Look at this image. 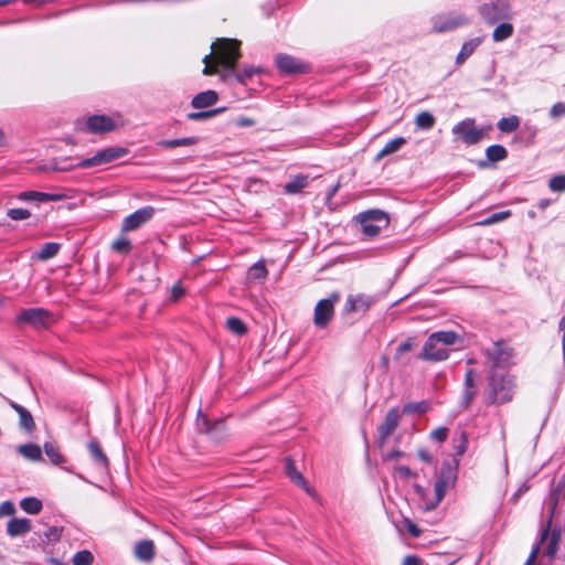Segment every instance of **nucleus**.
<instances>
[{"label":"nucleus","mask_w":565,"mask_h":565,"mask_svg":"<svg viewBox=\"0 0 565 565\" xmlns=\"http://www.w3.org/2000/svg\"><path fill=\"white\" fill-rule=\"evenodd\" d=\"M241 42L234 39H217L212 43V53L203 58L205 64L203 74L214 75L221 74V78L226 81L231 76L239 83H245L246 79L253 77L257 70L253 66H245L242 71L235 72V65L241 56L239 53Z\"/></svg>","instance_id":"obj_1"},{"label":"nucleus","mask_w":565,"mask_h":565,"mask_svg":"<svg viewBox=\"0 0 565 565\" xmlns=\"http://www.w3.org/2000/svg\"><path fill=\"white\" fill-rule=\"evenodd\" d=\"M461 341V337L454 331L433 332L423 345L419 359L431 362L447 360L449 356V345Z\"/></svg>","instance_id":"obj_2"},{"label":"nucleus","mask_w":565,"mask_h":565,"mask_svg":"<svg viewBox=\"0 0 565 565\" xmlns=\"http://www.w3.org/2000/svg\"><path fill=\"white\" fill-rule=\"evenodd\" d=\"M128 153V149L124 147H107L97 151L93 157L78 160L77 163L71 166H63L57 168L60 171H66L74 168L88 169L93 167L104 166L111 163Z\"/></svg>","instance_id":"obj_3"},{"label":"nucleus","mask_w":565,"mask_h":565,"mask_svg":"<svg viewBox=\"0 0 565 565\" xmlns=\"http://www.w3.org/2000/svg\"><path fill=\"white\" fill-rule=\"evenodd\" d=\"M513 395L512 380L503 373L493 371L489 380V399L493 404L511 401Z\"/></svg>","instance_id":"obj_4"},{"label":"nucleus","mask_w":565,"mask_h":565,"mask_svg":"<svg viewBox=\"0 0 565 565\" xmlns=\"http://www.w3.org/2000/svg\"><path fill=\"white\" fill-rule=\"evenodd\" d=\"M479 13L488 24L499 21H510L513 11L508 0H489L479 6Z\"/></svg>","instance_id":"obj_5"},{"label":"nucleus","mask_w":565,"mask_h":565,"mask_svg":"<svg viewBox=\"0 0 565 565\" xmlns=\"http://www.w3.org/2000/svg\"><path fill=\"white\" fill-rule=\"evenodd\" d=\"M117 127V122L106 115H92L75 121L76 130L86 134L103 135L114 131Z\"/></svg>","instance_id":"obj_6"},{"label":"nucleus","mask_w":565,"mask_h":565,"mask_svg":"<svg viewBox=\"0 0 565 565\" xmlns=\"http://www.w3.org/2000/svg\"><path fill=\"white\" fill-rule=\"evenodd\" d=\"M458 460H455L454 465L445 462L441 467L440 476L435 483V502L431 503L427 509H434L444 499L447 491L454 487L457 480V467Z\"/></svg>","instance_id":"obj_7"},{"label":"nucleus","mask_w":565,"mask_h":565,"mask_svg":"<svg viewBox=\"0 0 565 565\" xmlns=\"http://www.w3.org/2000/svg\"><path fill=\"white\" fill-rule=\"evenodd\" d=\"M362 232L367 237L376 236L383 226H386L388 220L381 210H370L358 215Z\"/></svg>","instance_id":"obj_8"},{"label":"nucleus","mask_w":565,"mask_h":565,"mask_svg":"<svg viewBox=\"0 0 565 565\" xmlns=\"http://www.w3.org/2000/svg\"><path fill=\"white\" fill-rule=\"evenodd\" d=\"M469 22L470 19L461 12L443 13L431 18L433 31L436 33L454 31Z\"/></svg>","instance_id":"obj_9"},{"label":"nucleus","mask_w":565,"mask_h":565,"mask_svg":"<svg viewBox=\"0 0 565 565\" xmlns=\"http://www.w3.org/2000/svg\"><path fill=\"white\" fill-rule=\"evenodd\" d=\"M451 131L466 145H476L484 136V131L476 127V121L472 118L459 121L452 127Z\"/></svg>","instance_id":"obj_10"},{"label":"nucleus","mask_w":565,"mask_h":565,"mask_svg":"<svg viewBox=\"0 0 565 565\" xmlns=\"http://www.w3.org/2000/svg\"><path fill=\"white\" fill-rule=\"evenodd\" d=\"M338 294H332L317 302L313 313V322L318 328H324L334 315V305L339 300Z\"/></svg>","instance_id":"obj_11"},{"label":"nucleus","mask_w":565,"mask_h":565,"mask_svg":"<svg viewBox=\"0 0 565 565\" xmlns=\"http://www.w3.org/2000/svg\"><path fill=\"white\" fill-rule=\"evenodd\" d=\"M52 320V313L43 308L23 309L17 317V322L32 327H46Z\"/></svg>","instance_id":"obj_12"},{"label":"nucleus","mask_w":565,"mask_h":565,"mask_svg":"<svg viewBox=\"0 0 565 565\" xmlns=\"http://www.w3.org/2000/svg\"><path fill=\"white\" fill-rule=\"evenodd\" d=\"M486 355L493 369L508 366L512 356L511 350L502 341L494 342L490 348H488L486 350Z\"/></svg>","instance_id":"obj_13"},{"label":"nucleus","mask_w":565,"mask_h":565,"mask_svg":"<svg viewBox=\"0 0 565 565\" xmlns=\"http://www.w3.org/2000/svg\"><path fill=\"white\" fill-rule=\"evenodd\" d=\"M153 215H154V209L152 206L141 207V209L137 210L136 212H134L132 214L125 217V220L122 222L121 230H122V232H129V231L137 230L142 224L150 221Z\"/></svg>","instance_id":"obj_14"},{"label":"nucleus","mask_w":565,"mask_h":565,"mask_svg":"<svg viewBox=\"0 0 565 565\" xmlns=\"http://www.w3.org/2000/svg\"><path fill=\"white\" fill-rule=\"evenodd\" d=\"M398 422L399 411L397 407H393L386 413L383 424L377 428L380 446H383L388 437L394 433Z\"/></svg>","instance_id":"obj_15"},{"label":"nucleus","mask_w":565,"mask_h":565,"mask_svg":"<svg viewBox=\"0 0 565 565\" xmlns=\"http://www.w3.org/2000/svg\"><path fill=\"white\" fill-rule=\"evenodd\" d=\"M477 379H478V375L472 369H470L466 372L465 383H463V392H462V402H461V405L465 408L470 406V404L473 402V399L477 395V392H478Z\"/></svg>","instance_id":"obj_16"},{"label":"nucleus","mask_w":565,"mask_h":565,"mask_svg":"<svg viewBox=\"0 0 565 565\" xmlns=\"http://www.w3.org/2000/svg\"><path fill=\"white\" fill-rule=\"evenodd\" d=\"M17 199L24 202H36V203H45V202H57L65 199V195L62 193H46L40 191H23L17 195Z\"/></svg>","instance_id":"obj_17"},{"label":"nucleus","mask_w":565,"mask_h":565,"mask_svg":"<svg viewBox=\"0 0 565 565\" xmlns=\"http://www.w3.org/2000/svg\"><path fill=\"white\" fill-rule=\"evenodd\" d=\"M374 303V298L367 295L349 296L345 303L347 312H365Z\"/></svg>","instance_id":"obj_18"},{"label":"nucleus","mask_w":565,"mask_h":565,"mask_svg":"<svg viewBox=\"0 0 565 565\" xmlns=\"http://www.w3.org/2000/svg\"><path fill=\"white\" fill-rule=\"evenodd\" d=\"M9 405L18 413L19 415V426L21 429L25 430L28 434H32L35 429V423L31 413L20 404L9 401Z\"/></svg>","instance_id":"obj_19"},{"label":"nucleus","mask_w":565,"mask_h":565,"mask_svg":"<svg viewBox=\"0 0 565 565\" xmlns=\"http://www.w3.org/2000/svg\"><path fill=\"white\" fill-rule=\"evenodd\" d=\"M31 531V521L26 518H13L7 523V533L10 537L25 535Z\"/></svg>","instance_id":"obj_20"},{"label":"nucleus","mask_w":565,"mask_h":565,"mask_svg":"<svg viewBox=\"0 0 565 565\" xmlns=\"http://www.w3.org/2000/svg\"><path fill=\"white\" fill-rule=\"evenodd\" d=\"M276 64L279 71L285 74L300 73L303 70V65L297 58L285 54L276 57Z\"/></svg>","instance_id":"obj_21"},{"label":"nucleus","mask_w":565,"mask_h":565,"mask_svg":"<svg viewBox=\"0 0 565 565\" xmlns=\"http://www.w3.org/2000/svg\"><path fill=\"white\" fill-rule=\"evenodd\" d=\"M218 99V96L216 92L214 90H205L202 93H199L192 98L191 105L194 108H205L213 106Z\"/></svg>","instance_id":"obj_22"},{"label":"nucleus","mask_w":565,"mask_h":565,"mask_svg":"<svg viewBox=\"0 0 565 565\" xmlns=\"http://www.w3.org/2000/svg\"><path fill=\"white\" fill-rule=\"evenodd\" d=\"M308 184L309 177L305 174H298L291 178V180L284 185V191L287 194H297L307 188Z\"/></svg>","instance_id":"obj_23"},{"label":"nucleus","mask_w":565,"mask_h":565,"mask_svg":"<svg viewBox=\"0 0 565 565\" xmlns=\"http://www.w3.org/2000/svg\"><path fill=\"white\" fill-rule=\"evenodd\" d=\"M481 38L470 39L465 42L456 57V64L461 65L467 58L475 52V50L481 44Z\"/></svg>","instance_id":"obj_24"},{"label":"nucleus","mask_w":565,"mask_h":565,"mask_svg":"<svg viewBox=\"0 0 565 565\" xmlns=\"http://www.w3.org/2000/svg\"><path fill=\"white\" fill-rule=\"evenodd\" d=\"M154 545L150 540L138 542L135 547V555L137 558L148 562L153 558Z\"/></svg>","instance_id":"obj_25"},{"label":"nucleus","mask_w":565,"mask_h":565,"mask_svg":"<svg viewBox=\"0 0 565 565\" xmlns=\"http://www.w3.org/2000/svg\"><path fill=\"white\" fill-rule=\"evenodd\" d=\"M18 452L28 460L41 461L42 450L41 447L35 444H24L18 447Z\"/></svg>","instance_id":"obj_26"},{"label":"nucleus","mask_w":565,"mask_h":565,"mask_svg":"<svg viewBox=\"0 0 565 565\" xmlns=\"http://www.w3.org/2000/svg\"><path fill=\"white\" fill-rule=\"evenodd\" d=\"M406 143V139L404 137H396L390 140L383 149L376 154L375 160L380 161L382 158L397 152Z\"/></svg>","instance_id":"obj_27"},{"label":"nucleus","mask_w":565,"mask_h":565,"mask_svg":"<svg viewBox=\"0 0 565 565\" xmlns=\"http://www.w3.org/2000/svg\"><path fill=\"white\" fill-rule=\"evenodd\" d=\"M514 32L513 25L508 21H502L498 24L492 32V39L494 42H502L512 36Z\"/></svg>","instance_id":"obj_28"},{"label":"nucleus","mask_w":565,"mask_h":565,"mask_svg":"<svg viewBox=\"0 0 565 565\" xmlns=\"http://www.w3.org/2000/svg\"><path fill=\"white\" fill-rule=\"evenodd\" d=\"M267 269L263 260L252 265L247 271V279L252 282L263 281L267 277Z\"/></svg>","instance_id":"obj_29"},{"label":"nucleus","mask_w":565,"mask_h":565,"mask_svg":"<svg viewBox=\"0 0 565 565\" xmlns=\"http://www.w3.org/2000/svg\"><path fill=\"white\" fill-rule=\"evenodd\" d=\"M88 451L96 463L100 465L102 467L108 466V458L103 452L99 444L96 440L89 441Z\"/></svg>","instance_id":"obj_30"},{"label":"nucleus","mask_w":565,"mask_h":565,"mask_svg":"<svg viewBox=\"0 0 565 565\" xmlns=\"http://www.w3.org/2000/svg\"><path fill=\"white\" fill-rule=\"evenodd\" d=\"M20 507L24 512L29 514H38L41 512L43 504L41 500L34 497H29L20 501Z\"/></svg>","instance_id":"obj_31"},{"label":"nucleus","mask_w":565,"mask_h":565,"mask_svg":"<svg viewBox=\"0 0 565 565\" xmlns=\"http://www.w3.org/2000/svg\"><path fill=\"white\" fill-rule=\"evenodd\" d=\"M198 142V138L195 137H185L179 139H170V140H161L158 145L162 148H177V147H188Z\"/></svg>","instance_id":"obj_32"},{"label":"nucleus","mask_w":565,"mask_h":565,"mask_svg":"<svg viewBox=\"0 0 565 565\" xmlns=\"http://www.w3.org/2000/svg\"><path fill=\"white\" fill-rule=\"evenodd\" d=\"M44 451L53 465H61L65 461L60 448L54 443H45Z\"/></svg>","instance_id":"obj_33"},{"label":"nucleus","mask_w":565,"mask_h":565,"mask_svg":"<svg viewBox=\"0 0 565 565\" xmlns=\"http://www.w3.org/2000/svg\"><path fill=\"white\" fill-rule=\"evenodd\" d=\"M519 126H520V119L518 116H514V115H512L510 117L501 118L498 121V128L502 132H513L519 128Z\"/></svg>","instance_id":"obj_34"},{"label":"nucleus","mask_w":565,"mask_h":565,"mask_svg":"<svg viewBox=\"0 0 565 565\" xmlns=\"http://www.w3.org/2000/svg\"><path fill=\"white\" fill-rule=\"evenodd\" d=\"M58 250H60V244L54 243V242H50V243H45L41 247V249L36 253V256L41 260H47V259L53 258L54 256H56Z\"/></svg>","instance_id":"obj_35"},{"label":"nucleus","mask_w":565,"mask_h":565,"mask_svg":"<svg viewBox=\"0 0 565 565\" xmlns=\"http://www.w3.org/2000/svg\"><path fill=\"white\" fill-rule=\"evenodd\" d=\"M486 154L490 161L497 162L505 159L508 156V151L501 145H492L487 148Z\"/></svg>","instance_id":"obj_36"},{"label":"nucleus","mask_w":565,"mask_h":565,"mask_svg":"<svg viewBox=\"0 0 565 565\" xmlns=\"http://www.w3.org/2000/svg\"><path fill=\"white\" fill-rule=\"evenodd\" d=\"M454 448L456 450V456H462L468 447V436L466 431H459L455 435L454 439Z\"/></svg>","instance_id":"obj_37"},{"label":"nucleus","mask_w":565,"mask_h":565,"mask_svg":"<svg viewBox=\"0 0 565 565\" xmlns=\"http://www.w3.org/2000/svg\"><path fill=\"white\" fill-rule=\"evenodd\" d=\"M415 124L419 129H430L435 124V117L428 111L419 113L415 118Z\"/></svg>","instance_id":"obj_38"},{"label":"nucleus","mask_w":565,"mask_h":565,"mask_svg":"<svg viewBox=\"0 0 565 565\" xmlns=\"http://www.w3.org/2000/svg\"><path fill=\"white\" fill-rule=\"evenodd\" d=\"M285 471L288 478L296 484L303 483V476L296 469V466L291 459H287L285 465Z\"/></svg>","instance_id":"obj_39"},{"label":"nucleus","mask_w":565,"mask_h":565,"mask_svg":"<svg viewBox=\"0 0 565 565\" xmlns=\"http://www.w3.org/2000/svg\"><path fill=\"white\" fill-rule=\"evenodd\" d=\"M93 561L94 556L87 550L79 551L73 556V565H92Z\"/></svg>","instance_id":"obj_40"},{"label":"nucleus","mask_w":565,"mask_h":565,"mask_svg":"<svg viewBox=\"0 0 565 565\" xmlns=\"http://www.w3.org/2000/svg\"><path fill=\"white\" fill-rule=\"evenodd\" d=\"M226 326L233 333L238 335H242L247 331L243 321L235 317L228 318L226 321Z\"/></svg>","instance_id":"obj_41"},{"label":"nucleus","mask_w":565,"mask_h":565,"mask_svg":"<svg viewBox=\"0 0 565 565\" xmlns=\"http://www.w3.org/2000/svg\"><path fill=\"white\" fill-rule=\"evenodd\" d=\"M7 215L13 221H24L31 216V212L26 209L15 207L9 209Z\"/></svg>","instance_id":"obj_42"},{"label":"nucleus","mask_w":565,"mask_h":565,"mask_svg":"<svg viewBox=\"0 0 565 565\" xmlns=\"http://www.w3.org/2000/svg\"><path fill=\"white\" fill-rule=\"evenodd\" d=\"M222 111V109H211V110H204V111H198V113H189L186 115L188 119L190 120H204V119H209L213 116H215L216 114H220Z\"/></svg>","instance_id":"obj_43"},{"label":"nucleus","mask_w":565,"mask_h":565,"mask_svg":"<svg viewBox=\"0 0 565 565\" xmlns=\"http://www.w3.org/2000/svg\"><path fill=\"white\" fill-rule=\"evenodd\" d=\"M548 186L553 192H565V175L558 174L553 177L548 182Z\"/></svg>","instance_id":"obj_44"},{"label":"nucleus","mask_w":565,"mask_h":565,"mask_svg":"<svg viewBox=\"0 0 565 565\" xmlns=\"http://www.w3.org/2000/svg\"><path fill=\"white\" fill-rule=\"evenodd\" d=\"M113 249L120 254H127L131 249V243L126 237H120L113 243Z\"/></svg>","instance_id":"obj_45"},{"label":"nucleus","mask_w":565,"mask_h":565,"mask_svg":"<svg viewBox=\"0 0 565 565\" xmlns=\"http://www.w3.org/2000/svg\"><path fill=\"white\" fill-rule=\"evenodd\" d=\"M510 215H511L510 211H502V212L493 213L489 217L483 220L481 222V224H483V225L494 224V223H498V222H501V221L508 218Z\"/></svg>","instance_id":"obj_46"},{"label":"nucleus","mask_w":565,"mask_h":565,"mask_svg":"<svg viewBox=\"0 0 565 565\" xmlns=\"http://www.w3.org/2000/svg\"><path fill=\"white\" fill-rule=\"evenodd\" d=\"M448 433H449L448 428L438 427L430 433V438L438 443H444L448 437Z\"/></svg>","instance_id":"obj_47"},{"label":"nucleus","mask_w":565,"mask_h":565,"mask_svg":"<svg viewBox=\"0 0 565 565\" xmlns=\"http://www.w3.org/2000/svg\"><path fill=\"white\" fill-rule=\"evenodd\" d=\"M404 411L407 413H425L427 411V404L425 402L408 403Z\"/></svg>","instance_id":"obj_48"},{"label":"nucleus","mask_w":565,"mask_h":565,"mask_svg":"<svg viewBox=\"0 0 565 565\" xmlns=\"http://www.w3.org/2000/svg\"><path fill=\"white\" fill-rule=\"evenodd\" d=\"M413 345L414 342L411 339L402 342L396 349L395 359H401L403 354L412 350Z\"/></svg>","instance_id":"obj_49"},{"label":"nucleus","mask_w":565,"mask_h":565,"mask_svg":"<svg viewBox=\"0 0 565 565\" xmlns=\"http://www.w3.org/2000/svg\"><path fill=\"white\" fill-rule=\"evenodd\" d=\"M196 428L201 433H210L212 427L209 423V419L204 416L199 414V417L196 419Z\"/></svg>","instance_id":"obj_50"},{"label":"nucleus","mask_w":565,"mask_h":565,"mask_svg":"<svg viewBox=\"0 0 565 565\" xmlns=\"http://www.w3.org/2000/svg\"><path fill=\"white\" fill-rule=\"evenodd\" d=\"M15 513V507L11 501H4L0 505V516H9Z\"/></svg>","instance_id":"obj_51"},{"label":"nucleus","mask_w":565,"mask_h":565,"mask_svg":"<svg viewBox=\"0 0 565 565\" xmlns=\"http://www.w3.org/2000/svg\"><path fill=\"white\" fill-rule=\"evenodd\" d=\"M559 537H561V532L559 531H554L553 534H552V539H551V543L547 547V554L550 556H553L556 552V548H557V544H558V541H559Z\"/></svg>","instance_id":"obj_52"},{"label":"nucleus","mask_w":565,"mask_h":565,"mask_svg":"<svg viewBox=\"0 0 565 565\" xmlns=\"http://www.w3.org/2000/svg\"><path fill=\"white\" fill-rule=\"evenodd\" d=\"M550 115L553 118H558L561 116H564L565 115V103L559 102V103L554 104L550 110Z\"/></svg>","instance_id":"obj_53"},{"label":"nucleus","mask_w":565,"mask_h":565,"mask_svg":"<svg viewBox=\"0 0 565 565\" xmlns=\"http://www.w3.org/2000/svg\"><path fill=\"white\" fill-rule=\"evenodd\" d=\"M396 473L405 479L415 478L416 473L413 472L407 466H398L395 468Z\"/></svg>","instance_id":"obj_54"},{"label":"nucleus","mask_w":565,"mask_h":565,"mask_svg":"<svg viewBox=\"0 0 565 565\" xmlns=\"http://www.w3.org/2000/svg\"><path fill=\"white\" fill-rule=\"evenodd\" d=\"M405 526H406V530L407 532L413 536V537H419L420 534H422V531L418 529V526L413 523L412 521L409 520H406L405 522Z\"/></svg>","instance_id":"obj_55"},{"label":"nucleus","mask_w":565,"mask_h":565,"mask_svg":"<svg viewBox=\"0 0 565 565\" xmlns=\"http://www.w3.org/2000/svg\"><path fill=\"white\" fill-rule=\"evenodd\" d=\"M420 460L431 463L433 462V456L425 449H419L417 452Z\"/></svg>","instance_id":"obj_56"},{"label":"nucleus","mask_w":565,"mask_h":565,"mask_svg":"<svg viewBox=\"0 0 565 565\" xmlns=\"http://www.w3.org/2000/svg\"><path fill=\"white\" fill-rule=\"evenodd\" d=\"M403 456H404L403 451L393 450V451L386 454L384 458H385V460H394V459L401 458Z\"/></svg>","instance_id":"obj_57"},{"label":"nucleus","mask_w":565,"mask_h":565,"mask_svg":"<svg viewBox=\"0 0 565 565\" xmlns=\"http://www.w3.org/2000/svg\"><path fill=\"white\" fill-rule=\"evenodd\" d=\"M402 565H422L416 556H406Z\"/></svg>","instance_id":"obj_58"},{"label":"nucleus","mask_w":565,"mask_h":565,"mask_svg":"<svg viewBox=\"0 0 565 565\" xmlns=\"http://www.w3.org/2000/svg\"><path fill=\"white\" fill-rule=\"evenodd\" d=\"M237 125L241 126V127H249V126L254 125V120L248 118V117H241L237 120Z\"/></svg>","instance_id":"obj_59"},{"label":"nucleus","mask_w":565,"mask_h":565,"mask_svg":"<svg viewBox=\"0 0 565 565\" xmlns=\"http://www.w3.org/2000/svg\"><path fill=\"white\" fill-rule=\"evenodd\" d=\"M297 486L301 487L311 497L316 495L313 489L308 484V482L305 479H303V483H298Z\"/></svg>","instance_id":"obj_60"},{"label":"nucleus","mask_w":565,"mask_h":565,"mask_svg":"<svg viewBox=\"0 0 565 565\" xmlns=\"http://www.w3.org/2000/svg\"><path fill=\"white\" fill-rule=\"evenodd\" d=\"M338 190H339V184H335L334 186L330 188L327 193V200L330 201L335 195Z\"/></svg>","instance_id":"obj_61"},{"label":"nucleus","mask_w":565,"mask_h":565,"mask_svg":"<svg viewBox=\"0 0 565 565\" xmlns=\"http://www.w3.org/2000/svg\"><path fill=\"white\" fill-rule=\"evenodd\" d=\"M182 295H183V289L181 287H179V286H174L173 289H172V297L174 299H178Z\"/></svg>","instance_id":"obj_62"},{"label":"nucleus","mask_w":565,"mask_h":565,"mask_svg":"<svg viewBox=\"0 0 565 565\" xmlns=\"http://www.w3.org/2000/svg\"><path fill=\"white\" fill-rule=\"evenodd\" d=\"M537 551H539V547H537V546H535V547L533 548L532 553H531V554H530V556H529L527 564H531V563L535 559L536 554H537Z\"/></svg>","instance_id":"obj_63"},{"label":"nucleus","mask_w":565,"mask_h":565,"mask_svg":"<svg viewBox=\"0 0 565 565\" xmlns=\"http://www.w3.org/2000/svg\"><path fill=\"white\" fill-rule=\"evenodd\" d=\"M537 551H539V547H537V546H535V547L533 548L532 553H531V554H530V556H529L527 564H531V563L535 559L536 554H537Z\"/></svg>","instance_id":"obj_64"}]
</instances>
